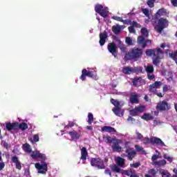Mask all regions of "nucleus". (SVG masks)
<instances>
[{
  "label": "nucleus",
  "mask_w": 177,
  "mask_h": 177,
  "mask_svg": "<svg viewBox=\"0 0 177 177\" xmlns=\"http://www.w3.org/2000/svg\"><path fill=\"white\" fill-rule=\"evenodd\" d=\"M145 53L147 56H153L152 60L154 66H158L161 59H164V51H162L160 48L147 49L146 50Z\"/></svg>",
  "instance_id": "nucleus-1"
},
{
  "label": "nucleus",
  "mask_w": 177,
  "mask_h": 177,
  "mask_svg": "<svg viewBox=\"0 0 177 177\" xmlns=\"http://www.w3.org/2000/svg\"><path fill=\"white\" fill-rule=\"evenodd\" d=\"M142 55L143 50L142 48H133L125 54L124 60H138Z\"/></svg>",
  "instance_id": "nucleus-2"
},
{
  "label": "nucleus",
  "mask_w": 177,
  "mask_h": 177,
  "mask_svg": "<svg viewBox=\"0 0 177 177\" xmlns=\"http://www.w3.org/2000/svg\"><path fill=\"white\" fill-rule=\"evenodd\" d=\"M111 169L113 172H116L118 174H122V175H126L127 176L130 177H139L136 175V171L133 169H130L129 170H123L120 169V166L118 165H113L111 166Z\"/></svg>",
  "instance_id": "nucleus-3"
},
{
  "label": "nucleus",
  "mask_w": 177,
  "mask_h": 177,
  "mask_svg": "<svg viewBox=\"0 0 177 177\" xmlns=\"http://www.w3.org/2000/svg\"><path fill=\"white\" fill-rule=\"evenodd\" d=\"M111 103L115 106V108L112 109L115 115L122 117V115H124V110L121 109V108L124 106V104H121V102L115 100L114 98L111 99Z\"/></svg>",
  "instance_id": "nucleus-4"
},
{
  "label": "nucleus",
  "mask_w": 177,
  "mask_h": 177,
  "mask_svg": "<svg viewBox=\"0 0 177 177\" xmlns=\"http://www.w3.org/2000/svg\"><path fill=\"white\" fill-rule=\"evenodd\" d=\"M161 85H162V82L156 81L154 83L151 84L149 86V91L150 93H153V95H156L158 97H162L164 94L161 93H158L157 89H160L161 88Z\"/></svg>",
  "instance_id": "nucleus-5"
},
{
  "label": "nucleus",
  "mask_w": 177,
  "mask_h": 177,
  "mask_svg": "<svg viewBox=\"0 0 177 177\" xmlns=\"http://www.w3.org/2000/svg\"><path fill=\"white\" fill-rule=\"evenodd\" d=\"M169 24L168 19L165 18H160L158 19L157 24L154 26V30L157 32H162L164 28H167Z\"/></svg>",
  "instance_id": "nucleus-6"
},
{
  "label": "nucleus",
  "mask_w": 177,
  "mask_h": 177,
  "mask_svg": "<svg viewBox=\"0 0 177 177\" xmlns=\"http://www.w3.org/2000/svg\"><path fill=\"white\" fill-rule=\"evenodd\" d=\"M86 77H88L89 78H93V80H95L98 79L97 73H96V71H87L86 69L84 68L82 71L80 80L82 81H85V80H86Z\"/></svg>",
  "instance_id": "nucleus-7"
},
{
  "label": "nucleus",
  "mask_w": 177,
  "mask_h": 177,
  "mask_svg": "<svg viewBox=\"0 0 177 177\" xmlns=\"http://www.w3.org/2000/svg\"><path fill=\"white\" fill-rule=\"evenodd\" d=\"M144 145H158L159 146H165V144L162 140L157 137H152L149 138V137H145L143 139Z\"/></svg>",
  "instance_id": "nucleus-8"
},
{
  "label": "nucleus",
  "mask_w": 177,
  "mask_h": 177,
  "mask_svg": "<svg viewBox=\"0 0 177 177\" xmlns=\"http://www.w3.org/2000/svg\"><path fill=\"white\" fill-rule=\"evenodd\" d=\"M91 167H94L95 168H97V169H105L106 166L104 165V162L103 160L100 158H92L91 160Z\"/></svg>",
  "instance_id": "nucleus-9"
},
{
  "label": "nucleus",
  "mask_w": 177,
  "mask_h": 177,
  "mask_svg": "<svg viewBox=\"0 0 177 177\" xmlns=\"http://www.w3.org/2000/svg\"><path fill=\"white\" fill-rule=\"evenodd\" d=\"M125 153L126 154L124 155V156L127 157L129 161H132V160H133V158L136 157V155L138 154L136 151H135L133 148L128 146L127 143L125 144Z\"/></svg>",
  "instance_id": "nucleus-10"
},
{
  "label": "nucleus",
  "mask_w": 177,
  "mask_h": 177,
  "mask_svg": "<svg viewBox=\"0 0 177 177\" xmlns=\"http://www.w3.org/2000/svg\"><path fill=\"white\" fill-rule=\"evenodd\" d=\"M156 109L160 111H165L167 110H171V104L168 102L163 100L160 102L156 105Z\"/></svg>",
  "instance_id": "nucleus-11"
},
{
  "label": "nucleus",
  "mask_w": 177,
  "mask_h": 177,
  "mask_svg": "<svg viewBox=\"0 0 177 177\" xmlns=\"http://www.w3.org/2000/svg\"><path fill=\"white\" fill-rule=\"evenodd\" d=\"M137 44H138L142 48V49H145V48L147 46L148 44H151V39L146 40V37H145L144 36H138L137 39Z\"/></svg>",
  "instance_id": "nucleus-12"
},
{
  "label": "nucleus",
  "mask_w": 177,
  "mask_h": 177,
  "mask_svg": "<svg viewBox=\"0 0 177 177\" xmlns=\"http://www.w3.org/2000/svg\"><path fill=\"white\" fill-rule=\"evenodd\" d=\"M111 143H112V149L113 151H116L117 153H120L122 151V147L120 146V144L121 143V140L113 138Z\"/></svg>",
  "instance_id": "nucleus-13"
},
{
  "label": "nucleus",
  "mask_w": 177,
  "mask_h": 177,
  "mask_svg": "<svg viewBox=\"0 0 177 177\" xmlns=\"http://www.w3.org/2000/svg\"><path fill=\"white\" fill-rule=\"evenodd\" d=\"M95 11L98 15H101L102 17H107V15L109 14V11L103 8V6L98 4L95 6Z\"/></svg>",
  "instance_id": "nucleus-14"
},
{
  "label": "nucleus",
  "mask_w": 177,
  "mask_h": 177,
  "mask_svg": "<svg viewBox=\"0 0 177 177\" xmlns=\"http://www.w3.org/2000/svg\"><path fill=\"white\" fill-rule=\"evenodd\" d=\"M30 157L33 160H38V158H40V160H43V161H45V160H46V156L44 153H40L38 151H33L30 155Z\"/></svg>",
  "instance_id": "nucleus-15"
},
{
  "label": "nucleus",
  "mask_w": 177,
  "mask_h": 177,
  "mask_svg": "<svg viewBox=\"0 0 177 177\" xmlns=\"http://www.w3.org/2000/svg\"><path fill=\"white\" fill-rule=\"evenodd\" d=\"M133 85V86H142V85H145L146 84V82L142 77H135L132 80Z\"/></svg>",
  "instance_id": "nucleus-16"
},
{
  "label": "nucleus",
  "mask_w": 177,
  "mask_h": 177,
  "mask_svg": "<svg viewBox=\"0 0 177 177\" xmlns=\"http://www.w3.org/2000/svg\"><path fill=\"white\" fill-rule=\"evenodd\" d=\"M107 49L114 57H117V46L115 43H109L107 46Z\"/></svg>",
  "instance_id": "nucleus-17"
},
{
  "label": "nucleus",
  "mask_w": 177,
  "mask_h": 177,
  "mask_svg": "<svg viewBox=\"0 0 177 177\" xmlns=\"http://www.w3.org/2000/svg\"><path fill=\"white\" fill-rule=\"evenodd\" d=\"M139 94L136 92L131 93L129 97V102L131 104H138L139 103Z\"/></svg>",
  "instance_id": "nucleus-18"
},
{
  "label": "nucleus",
  "mask_w": 177,
  "mask_h": 177,
  "mask_svg": "<svg viewBox=\"0 0 177 177\" xmlns=\"http://www.w3.org/2000/svg\"><path fill=\"white\" fill-rule=\"evenodd\" d=\"M17 127H18V122H6V129L8 131V132H10V131H17Z\"/></svg>",
  "instance_id": "nucleus-19"
},
{
  "label": "nucleus",
  "mask_w": 177,
  "mask_h": 177,
  "mask_svg": "<svg viewBox=\"0 0 177 177\" xmlns=\"http://www.w3.org/2000/svg\"><path fill=\"white\" fill-rule=\"evenodd\" d=\"M107 32L104 30L103 32L100 33V45L103 46L106 44V39H107Z\"/></svg>",
  "instance_id": "nucleus-20"
},
{
  "label": "nucleus",
  "mask_w": 177,
  "mask_h": 177,
  "mask_svg": "<svg viewBox=\"0 0 177 177\" xmlns=\"http://www.w3.org/2000/svg\"><path fill=\"white\" fill-rule=\"evenodd\" d=\"M68 135L71 137L73 140H78L81 138V133H78L77 131L73 130L68 132Z\"/></svg>",
  "instance_id": "nucleus-21"
},
{
  "label": "nucleus",
  "mask_w": 177,
  "mask_h": 177,
  "mask_svg": "<svg viewBox=\"0 0 177 177\" xmlns=\"http://www.w3.org/2000/svg\"><path fill=\"white\" fill-rule=\"evenodd\" d=\"M35 167L39 170L48 171V164L46 162H42L41 164L36 163Z\"/></svg>",
  "instance_id": "nucleus-22"
},
{
  "label": "nucleus",
  "mask_w": 177,
  "mask_h": 177,
  "mask_svg": "<svg viewBox=\"0 0 177 177\" xmlns=\"http://www.w3.org/2000/svg\"><path fill=\"white\" fill-rule=\"evenodd\" d=\"M12 161L15 164V167L17 169H19L20 171L21 169V162L19 161V158L17 156H15L12 157Z\"/></svg>",
  "instance_id": "nucleus-23"
},
{
  "label": "nucleus",
  "mask_w": 177,
  "mask_h": 177,
  "mask_svg": "<svg viewBox=\"0 0 177 177\" xmlns=\"http://www.w3.org/2000/svg\"><path fill=\"white\" fill-rule=\"evenodd\" d=\"M101 129L102 132H108L109 133H114L117 132V130H115V129L110 126H104L102 127Z\"/></svg>",
  "instance_id": "nucleus-24"
},
{
  "label": "nucleus",
  "mask_w": 177,
  "mask_h": 177,
  "mask_svg": "<svg viewBox=\"0 0 177 177\" xmlns=\"http://www.w3.org/2000/svg\"><path fill=\"white\" fill-rule=\"evenodd\" d=\"M115 162L118 167H120V168H124L125 167V159L123 158L118 156L115 160Z\"/></svg>",
  "instance_id": "nucleus-25"
},
{
  "label": "nucleus",
  "mask_w": 177,
  "mask_h": 177,
  "mask_svg": "<svg viewBox=\"0 0 177 177\" xmlns=\"http://www.w3.org/2000/svg\"><path fill=\"white\" fill-rule=\"evenodd\" d=\"M86 157H88V150L86 149V147H83L81 149V160H83V161H85L86 160Z\"/></svg>",
  "instance_id": "nucleus-26"
},
{
  "label": "nucleus",
  "mask_w": 177,
  "mask_h": 177,
  "mask_svg": "<svg viewBox=\"0 0 177 177\" xmlns=\"http://www.w3.org/2000/svg\"><path fill=\"white\" fill-rule=\"evenodd\" d=\"M112 19L113 20H116V21H121L122 23H124V24H128V23H131L130 19L124 20L121 17L113 16Z\"/></svg>",
  "instance_id": "nucleus-27"
},
{
  "label": "nucleus",
  "mask_w": 177,
  "mask_h": 177,
  "mask_svg": "<svg viewBox=\"0 0 177 177\" xmlns=\"http://www.w3.org/2000/svg\"><path fill=\"white\" fill-rule=\"evenodd\" d=\"M112 31L115 35H118L121 32V26L115 25L112 26Z\"/></svg>",
  "instance_id": "nucleus-28"
},
{
  "label": "nucleus",
  "mask_w": 177,
  "mask_h": 177,
  "mask_svg": "<svg viewBox=\"0 0 177 177\" xmlns=\"http://www.w3.org/2000/svg\"><path fill=\"white\" fill-rule=\"evenodd\" d=\"M169 57L174 60L175 63L177 64V50L176 51H171L169 53Z\"/></svg>",
  "instance_id": "nucleus-29"
},
{
  "label": "nucleus",
  "mask_w": 177,
  "mask_h": 177,
  "mask_svg": "<svg viewBox=\"0 0 177 177\" xmlns=\"http://www.w3.org/2000/svg\"><path fill=\"white\" fill-rule=\"evenodd\" d=\"M122 73L127 75L132 74L133 73V68L132 67L125 66L122 69Z\"/></svg>",
  "instance_id": "nucleus-30"
},
{
  "label": "nucleus",
  "mask_w": 177,
  "mask_h": 177,
  "mask_svg": "<svg viewBox=\"0 0 177 177\" xmlns=\"http://www.w3.org/2000/svg\"><path fill=\"white\" fill-rule=\"evenodd\" d=\"M153 165H156L157 167H164V165H167V160H158L153 162Z\"/></svg>",
  "instance_id": "nucleus-31"
},
{
  "label": "nucleus",
  "mask_w": 177,
  "mask_h": 177,
  "mask_svg": "<svg viewBox=\"0 0 177 177\" xmlns=\"http://www.w3.org/2000/svg\"><path fill=\"white\" fill-rule=\"evenodd\" d=\"M17 129H21L22 131H26V129H28V124L26 122H22L21 124H19L17 126Z\"/></svg>",
  "instance_id": "nucleus-32"
},
{
  "label": "nucleus",
  "mask_w": 177,
  "mask_h": 177,
  "mask_svg": "<svg viewBox=\"0 0 177 177\" xmlns=\"http://www.w3.org/2000/svg\"><path fill=\"white\" fill-rule=\"evenodd\" d=\"M23 150H24L26 153H31L32 149H31V146L30 144L26 143L23 145Z\"/></svg>",
  "instance_id": "nucleus-33"
},
{
  "label": "nucleus",
  "mask_w": 177,
  "mask_h": 177,
  "mask_svg": "<svg viewBox=\"0 0 177 177\" xmlns=\"http://www.w3.org/2000/svg\"><path fill=\"white\" fill-rule=\"evenodd\" d=\"M142 120H145V121H150L153 120V116L150 115V113H144L142 116L141 117Z\"/></svg>",
  "instance_id": "nucleus-34"
},
{
  "label": "nucleus",
  "mask_w": 177,
  "mask_h": 177,
  "mask_svg": "<svg viewBox=\"0 0 177 177\" xmlns=\"http://www.w3.org/2000/svg\"><path fill=\"white\" fill-rule=\"evenodd\" d=\"M141 34V36L144 37L145 38H147L149 37V30H147V28H142Z\"/></svg>",
  "instance_id": "nucleus-35"
},
{
  "label": "nucleus",
  "mask_w": 177,
  "mask_h": 177,
  "mask_svg": "<svg viewBox=\"0 0 177 177\" xmlns=\"http://www.w3.org/2000/svg\"><path fill=\"white\" fill-rule=\"evenodd\" d=\"M156 15H158V16H166L167 10L165 8H160L158 10Z\"/></svg>",
  "instance_id": "nucleus-36"
},
{
  "label": "nucleus",
  "mask_w": 177,
  "mask_h": 177,
  "mask_svg": "<svg viewBox=\"0 0 177 177\" xmlns=\"http://www.w3.org/2000/svg\"><path fill=\"white\" fill-rule=\"evenodd\" d=\"M102 139H103L104 142H105V143L111 144L113 142V138H111V137H110V136H104Z\"/></svg>",
  "instance_id": "nucleus-37"
},
{
  "label": "nucleus",
  "mask_w": 177,
  "mask_h": 177,
  "mask_svg": "<svg viewBox=\"0 0 177 177\" xmlns=\"http://www.w3.org/2000/svg\"><path fill=\"white\" fill-rule=\"evenodd\" d=\"M135 109L138 113H143V111L146 110V107L144 105H140L138 106H136Z\"/></svg>",
  "instance_id": "nucleus-38"
},
{
  "label": "nucleus",
  "mask_w": 177,
  "mask_h": 177,
  "mask_svg": "<svg viewBox=\"0 0 177 177\" xmlns=\"http://www.w3.org/2000/svg\"><path fill=\"white\" fill-rule=\"evenodd\" d=\"M160 173L162 177H171V174L167 170L162 169L160 171Z\"/></svg>",
  "instance_id": "nucleus-39"
},
{
  "label": "nucleus",
  "mask_w": 177,
  "mask_h": 177,
  "mask_svg": "<svg viewBox=\"0 0 177 177\" xmlns=\"http://www.w3.org/2000/svg\"><path fill=\"white\" fill-rule=\"evenodd\" d=\"M87 122L89 124V125L93 122V114L92 113H88Z\"/></svg>",
  "instance_id": "nucleus-40"
},
{
  "label": "nucleus",
  "mask_w": 177,
  "mask_h": 177,
  "mask_svg": "<svg viewBox=\"0 0 177 177\" xmlns=\"http://www.w3.org/2000/svg\"><path fill=\"white\" fill-rule=\"evenodd\" d=\"M145 70L147 74H151V73H154V67H153L152 65L147 66Z\"/></svg>",
  "instance_id": "nucleus-41"
},
{
  "label": "nucleus",
  "mask_w": 177,
  "mask_h": 177,
  "mask_svg": "<svg viewBox=\"0 0 177 177\" xmlns=\"http://www.w3.org/2000/svg\"><path fill=\"white\" fill-rule=\"evenodd\" d=\"M125 42L128 46H132V45H133V43L132 42V38L130 37H126Z\"/></svg>",
  "instance_id": "nucleus-42"
},
{
  "label": "nucleus",
  "mask_w": 177,
  "mask_h": 177,
  "mask_svg": "<svg viewBox=\"0 0 177 177\" xmlns=\"http://www.w3.org/2000/svg\"><path fill=\"white\" fill-rule=\"evenodd\" d=\"M148 174L149 175H150V176H155L156 175H157V170H156V169H151L148 171Z\"/></svg>",
  "instance_id": "nucleus-43"
},
{
  "label": "nucleus",
  "mask_w": 177,
  "mask_h": 177,
  "mask_svg": "<svg viewBox=\"0 0 177 177\" xmlns=\"http://www.w3.org/2000/svg\"><path fill=\"white\" fill-rule=\"evenodd\" d=\"M129 114L130 115H132V117H136V115H138V113L136 108H134L133 109L130 110Z\"/></svg>",
  "instance_id": "nucleus-44"
},
{
  "label": "nucleus",
  "mask_w": 177,
  "mask_h": 177,
  "mask_svg": "<svg viewBox=\"0 0 177 177\" xmlns=\"http://www.w3.org/2000/svg\"><path fill=\"white\" fill-rule=\"evenodd\" d=\"M142 13L147 17H150V12L149 11V9L147 8H142Z\"/></svg>",
  "instance_id": "nucleus-45"
},
{
  "label": "nucleus",
  "mask_w": 177,
  "mask_h": 177,
  "mask_svg": "<svg viewBox=\"0 0 177 177\" xmlns=\"http://www.w3.org/2000/svg\"><path fill=\"white\" fill-rule=\"evenodd\" d=\"M121 52H123V53H125V52H127V48L125 47V46L124 45V44H120L118 45Z\"/></svg>",
  "instance_id": "nucleus-46"
},
{
  "label": "nucleus",
  "mask_w": 177,
  "mask_h": 177,
  "mask_svg": "<svg viewBox=\"0 0 177 177\" xmlns=\"http://www.w3.org/2000/svg\"><path fill=\"white\" fill-rule=\"evenodd\" d=\"M156 0H148L147 3L149 8H154V3Z\"/></svg>",
  "instance_id": "nucleus-47"
},
{
  "label": "nucleus",
  "mask_w": 177,
  "mask_h": 177,
  "mask_svg": "<svg viewBox=\"0 0 177 177\" xmlns=\"http://www.w3.org/2000/svg\"><path fill=\"white\" fill-rule=\"evenodd\" d=\"M131 168H139L140 167V162H136L132 164H130Z\"/></svg>",
  "instance_id": "nucleus-48"
},
{
  "label": "nucleus",
  "mask_w": 177,
  "mask_h": 177,
  "mask_svg": "<svg viewBox=\"0 0 177 177\" xmlns=\"http://www.w3.org/2000/svg\"><path fill=\"white\" fill-rule=\"evenodd\" d=\"M131 27H136L137 28H140V24H138V22L133 21L131 24Z\"/></svg>",
  "instance_id": "nucleus-49"
},
{
  "label": "nucleus",
  "mask_w": 177,
  "mask_h": 177,
  "mask_svg": "<svg viewBox=\"0 0 177 177\" xmlns=\"http://www.w3.org/2000/svg\"><path fill=\"white\" fill-rule=\"evenodd\" d=\"M128 29L130 34H135V32H136V30H135V28L133 26H131L128 28Z\"/></svg>",
  "instance_id": "nucleus-50"
},
{
  "label": "nucleus",
  "mask_w": 177,
  "mask_h": 177,
  "mask_svg": "<svg viewBox=\"0 0 177 177\" xmlns=\"http://www.w3.org/2000/svg\"><path fill=\"white\" fill-rule=\"evenodd\" d=\"M113 40L118 43V45L121 44L122 41L117 36H113Z\"/></svg>",
  "instance_id": "nucleus-51"
},
{
  "label": "nucleus",
  "mask_w": 177,
  "mask_h": 177,
  "mask_svg": "<svg viewBox=\"0 0 177 177\" xmlns=\"http://www.w3.org/2000/svg\"><path fill=\"white\" fill-rule=\"evenodd\" d=\"M5 168V162H3V160H0V171H2Z\"/></svg>",
  "instance_id": "nucleus-52"
},
{
  "label": "nucleus",
  "mask_w": 177,
  "mask_h": 177,
  "mask_svg": "<svg viewBox=\"0 0 177 177\" xmlns=\"http://www.w3.org/2000/svg\"><path fill=\"white\" fill-rule=\"evenodd\" d=\"M147 77H148V80H154V78H156V76L153 74L148 73Z\"/></svg>",
  "instance_id": "nucleus-53"
},
{
  "label": "nucleus",
  "mask_w": 177,
  "mask_h": 177,
  "mask_svg": "<svg viewBox=\"0 0 177 177\" xmlns=\"http://www.w3.org/2000/svg\"><path fill=\"white\" fill-rule=\"evenodd\" d=\"M135 149L137 151H142L143 147L139 146V145H135Z\"/></svg>",
  "instance_id": "nucleus-54"
},
{
  "label": "nucleus",
  "mask_w": 177,
  "mask_h": 177,
  "mask_svg": "<svg viewBox=\"0 0 177 177\" xmlns=\"http://www.w3.org/2000/svg\"><path fill=\"white\" fill-rule=\"evenodd\" d=\"M34 142H39V136L38 134H35L33 137Z\"/></svg>",
  "instance_id": "nucleus-55"
},
{
  "label": "nucleus",
  "mask_w": 177,
  "mask_h": 177,
  "mask_svg": "<svg viewBox=\"0 0 177 177\" xmlns=\"http://www.w3.org/2000/svg\"><path fill=\"white\" fill-rule=\"evenodd\" d=\"M162 91H163V92H168L169 88H168V86L167 84H165L163 86Z\"/></svg>",
  "instance_id": "nucleus-56"
},
{
  "label": "nucleus",
  "mask_w": 177,
  "mask_h": 177,
  "mask_svg": "<svg viewBox=\"0 0 177 177\" xmlns=\"http://www.w3.org/2000/svg\"><path fill=\"white\" fill-rule=\"evenodd\" d=\"M158 158V155H153L152 157H151V160L152 161H156V160H157Z\"/></svg>",
  "instance_id": "nucleus-57"
},
{
  "label": "nucleus",
  "mask_w": 177,
  "mask_h": 177,
  "mask_svg": "<svg viewBox=\"0 0 177 177\" xmlns=\"http://www.w3.org/2000/svg\"><path fill=\"white\" fill-rule=\"evenodd\" d=\"M136 135H137L138 139H142L143 138V135H142V133L138 132V133H136Z\"/></svg>",
  "instance_id": "nucleus-58"
},
{
  "label": "nucleus",
  "mask_w": 177,
  "mask_h": 177,
  "mask_svg": "<svg viewBox=\"0 0 177 177\" xmlns=\"http://www.w3.org/2000/svg\"><path fill=\"white\" fill-rule=\"evenodd\" d=\"M104 173L106 174V175H109V176H111V171H110V169H106L104 171Z\"/></svg>",
  "instance_id": "nucleus-59"
},
{
  "label": "nucleus",
  "mask_w": 177,
  "mask_h": 177,
  "mask_svg": "<svg viewBox=\"0 0 177 177\" xmlns=\"http://www.w3.org/2000/svg\"><path fill=\"white\" fill-rule=\"evenodd\" d=\"M24 175H25V176H27V177L30 176V170H28V169L25 170Z\"/></svg>",
  "instance_id": "nucleus-60"
},
{
  "label": "nucleus",
  "mask_w": 177,
  "mask_h": 177,
  "mask_svg": "<svg viewBox=\"0 0 177 177\" xmlns=\"http://www.w3.org/2000/svg\"><path fill=\"white\" fill-rule=\"evenodd\" d=\"M173 6H177V0H171Z\"/></svg>",
  "instance_id": "nucleus-61"
},
{
  "label": "nucleus",
  "mask_w": 177,
  "mask_h": 177,
  "mask_svg": "<svg viewBox=\"0 0 177 177\" xmlns=\"http://www.w3.org/2000/svg\"><path fill=\"white\" fill-rule=\"evenodd\" d=\"M3 146L4 149H8V147H9V144H8L7 142H4Z\"/></svg>",
  "instance_id": "nucleus-62"
},
{
  "label": "nucleus",
  "mask_w": 177,
  "mask_h": 177,
  "mask_svg": "<svg viewBox=\"0 0 177 177\" xmlns=\"http://www.w3.org/2000/svg\"><path fill=\"white\" fill-rule=\"evenodd\" d=\"M68 127L70 128H73V127H74V122H68Z\"/></svg>",
  "instance_id": "nucleus-63"
},
{
  "label": "nucleus",
  "mask_w": 177,
  "mask_h": 177,
  "mask_svg": "<svg viewBox=\"0 0 177 177\" xmlns=\"http://www.w3.org/2000/svg\"><path fill=\"white\" fill-rule=\"evenodd\" d=\"M127 121H136L135 118L129 116L128 118H127Z\"/></svg>",
  "instance_id": "nucleus-64"
}]
</instances>
